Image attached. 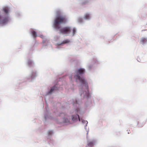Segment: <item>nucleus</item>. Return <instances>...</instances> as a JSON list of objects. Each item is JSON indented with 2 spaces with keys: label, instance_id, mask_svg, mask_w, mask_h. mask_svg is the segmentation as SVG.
I'll list each match as a JSON object with an SVG mask.
<instances>
[{
  "label": "nucleus",
  "instance_id": "3",
  "mask_svg": "<svg viewBox=\"0 0 147 147\" xmlns=\"http://www.w3.org/2000/svg\"><path fill=\"white\" fill-rule=\"evenodd\" d=\"M96 141L95 140L88 141L87 147H93V146L96 144Z\"/></svg>",
  "mask_w": 147,
  "mask_h": 147
},
{
  "label": "nucleus",
  "instance_id": "1",
  "mask_svg": "<svg viewBox=\"0 0 147 147\" xmlns=\"http://www.w3.org/2000/svg\"><path fill=\"white\" fill-rule=\"evenodd\" d=\"M57 16L54 23L55 28L57 30L59 29L60 33L62 34H69L71 32V29L70 27H66L60 28V24L65 23L67 22V19L65 17L61 15L60 12L59 11H57Z\"/></svg>",
  "mask_w": 147,
  "mask_h": 147
},
{
  "label": "nucleus",
  "instance_id": "4",
  "mask_svg": "<svg viewBox=\"0 0 147 147\" xmlns=\"http://www.w3.org/2000/svg\"><path fill=\"white\" fill-rule=\"evenodd\" d=\"M8 21V18H5L2 19L1 18L0 20V24H4L6 23Z\"/></svg>",
  "mask_w": 147,
  "mask_h": 147
},
{
  "label": "nucleus",
  "instance_id": "7",
  "mask_svg": "<svg viewBox=\"0 0 147 147\" xmlns=\"http://www.w3.org/2000/svg\"><path fill=\"white\" fill-rule=\"evenodd\" d=\"M147 41V40L146 38H142L140 40V42L142 44H144Z\"/></svg>",
  "mask_w": 147,
  "mask_h": 147
},
{
  "label": "nucleus",
  "instance_id": "16",
  "mask_svg": "<svg viewBox=\"0 0 147 147\" xmlns=\"http://www.w3.org/2000/svg\"><path fill=\"white\" fill-rule=\"evenodd\" d=\"M52 133V131H50L49 132V134H51Z\"/></svg>",
  "mask_w": 147,
  "mask_h": 147
},
{
  "label": "nucleus",
  "instance_id": "12",
  "mask_svg": "<svg viewBox=\"0 0 147 147\" xmlns=\"http://www.w3.org/2000/svg\"><path fill=\"white\" fill-rule=\"evenodd\" d=\"M73 36H74L75 34V33L76 32V29L75 28H74L73 29Z\"/></svg>",
  "mask_w": 147,
  "mask_h": 147
},
{
  "label": "nucleus",
  "instance_id": "13",
  "mask_svg": "<svg viewBox=\"0 0 147 147\" xmlns=\"http://www.w3.org/2000/svg\"><path fill=\"white\" fill-rule=\"evenodd\" d=\"M88 3V1H84L82 3V5H84L85 4H86Z\"/></svg>",
  "mask_w": 147,
  "mask_h": 147
},
{
  "label": "nucleus",
  "instance_id": "9",
  "mask_svg": "<svg viewBox=\"0 0 147 147\" xmlns=\"http://www.w3.org/2000/svg\"><path fill=\"white\" fill-rule=\"evenodd\" d=\"M32 34L34 38H35L37 36V34L36 32L34 31H32Z\"/></svg>",
  "mask_w": 147,
  "mask_h": 147
},
{
  "label": "nucleus",
  "instance_id": "8",
  "mask_svg": "<svg viewBox=\"0 0 147 147\" xmlns=\"http://www.w3.org/2000/svg\"><path fill=\"white\" fill-rule=\"evenodd\" d=\"M84 19L87 20L89 19L90 18V16L89 14L86 13L84 15Z\"/></svg>",
  "mask_w": 147,
  "mask_h": 147
},
{
  "label": "nucleus",
  "instance_id": "18",
  "mask_svg": "<svg viewBox=\"0 0 147 147\" xmlns=\"http://www.w3.org/2000/svg\"><path fill=\"white\" fill-rule=\"evenodd\" d=\"M76 103H77V101H76Z\"/></svg>",
  "mask_w": 147,
  "mask_h": 147
},
{
  "label": "nucleus",
  "instance_id": "17",
  "mask_svg": "<svg viewBox=\"0 0 147 147\" xmlns=\"http://www.w3.org/2000/svg\"><path fill=\"white\" fill-rule=\"evenodd\" d=\"M30 63H31V61H30V62H29L28 63H29V65H30Z\"/></svg>",
  "mask_w": 147,
  "mask_h": 147
},
{
  "label": "nucleus",
  "instance_id": "6",
  "mask_svg": "<svg viewBox=\"0 0 147 147\" xmlns=\"http://www.w3.org/2000/svg\"><path fill=\"white\" fill-rule=\"evenodd\" d=\"M57 90L56 88V86H54L52 87L51 88L50 91L49 92V94H51V93H52L53 92L54 90Z\"/></svg>",
  "mask_w": 147,
  "mask_h": 147
},
{
  "label": "nucleus",
  "instance_id": "11",
  "mask_svg": "<svg viewBox=\"0 0 147 147\" xmlns=\"http://www.w3.org/2000/svg\"><path fill=\"white\" fill-rule=\"evenodd\" d=\"M69 42H70L69 40L67 39V40H63L62 42V44H65V43H68Z\"/></svg>",
  "mask_w": 147,
  "mask_h": 147
},
{
  "label": "nucleus",
  "instance_id": "15",
  "mask_svg": "<svg viewBox=\"0 0 147 147\" xmlns=\"http://www.w3.org/2000/svg\"><path fill=\"white\" fill-rule=\"evenodd\" d=\"M69 121L68 119H67L66 120H65V121H64V122L65 123Z\"/></svg>",
  "mask_w": 147,
  "mask_h": 147
},
{
  "label": "nucleus",
  "instance_id": "5",
  "mask_svg": "<svg viewBox=\"0 0 147 147\" xmlns=\"http://www.w3.org/2000/svg\"><path fill=\"white\" fill-rule=\"evenodd\" d=\"M78 118L79 119V121H80V120L78 115H76L75 116H74L73 115L72 116V119L74 121L77 120Z\"/></svg>",
  "mask_w": 147,
  "mask_h": 147
},
{
  "label": "nucleus",
  "instance_id": "2",
  "mask_svg": "<svg viewBox=\"0 0 147 147\" xmlns=\"http://www.w3.org/2000/svg\"><path fill=\"white\" fill-rule=\"evenodd\" d=\"M85 70L84 69L80 68L79 69L76 71V74L74 76V78L76 80H79L81 83L83 84L85 88L87 91L88 92L87 83L85 81L83 78H81L79 76V75H81L83 74Z\"/></svg>",
  "mask_w": 147,
  "mask_h": 147
},
{
  "label": "nucleus",
  "instance_id": "14",
  "mask_svg": "<svg viewBox=\"0 0 147 147\" xmlns=\"http://www.w3.org/2000/svg\"><path fill=\"white\" fill-rule=\"evenodd\" d=\"M39 36L42 38H44V36L42 35H40Z\"/></svg>",
  "mask_w": 147,
  "mask_h": 147
},
{
  "label": "nucleus",
  "instance_id": "10",
  "mask_svg": "<svg viewBox=\"0 0 147 147\" xmlns=\"http://www.w3.org/2000/svg\"><path fill=\"white\" fill-rule=\"evenodd\" d=\"M3 10L6 13H7L9 11V9L7 7H5L3 9Z\"/></svg>",
  "mask_w": 147,
  "mask_h": 147
}]
</instances>
